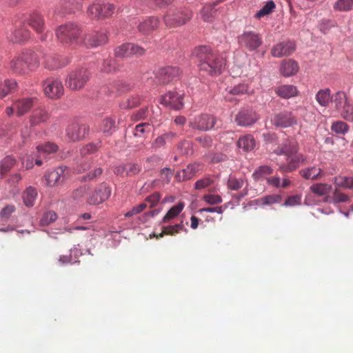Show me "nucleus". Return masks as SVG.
<instances>
[{"instance_id": "1", "label": "nucleus", "mask_w": 353, "mask_h": 353, "mask_svg": "<svg viewBox=\"0 0 353 353\" xmlns=\"http://www.w3.org/2000/svg\"><path fill=\"white\" fill-rule=\"evenodd\" d=\"M299 151V143L294 138H289L279 145L275 153L285 156V161L277 163L281 173L292 172L305 163L306 157Z\"/></svg>"}, {"instance_id": "2", "label": "nucleus", "mask_w": 353, "mask_h": 353, "mask_svg": "<svg viewBox=\"0 0 353 353\" xmlns=\"http://www.w3.org/2000/svg\"><path fill=\"white\" fill-rule=\"evenodd\" d=\"M192 57L199 62V70L209 75H216L221 72L225 61L208 46H203L194 48Z\"/></svg>"}, {"instance_id": "3", "label": "nucleus", "mask_w": 353, "mask_h": 353, "mask_svg": "<svg viewBox=\"0 0 353 353\" xmlns=\"http://www.w3.org/2000/svg\"><path fill=\"white\" fill-rule=\"evenodd\" d=\"M88 188L81 187L74 192V196L77 199L87 196ZM111 194V190L105 184L99 185L90 195L86 197L88 203L91 205H98L107 200Z\"/></svg>"}, {"instance_id": "4", "label": "nucleus", "mask_w": 353, "mask_h": 353, "mask_svg": "<svg viewBox=\"0 0 353 353\" xmlns=\"http://www.w3.org/2000/svg\"><path fill=\"white\" fill-rule=\"evenodd\" d=\"M192 17V12L188 9H172L163 16V22L167 28H175L185 24Z\"/></svg>"}, {"instance_id": "5", "label": "nucleus", "mask_w": 353, "mask_h": 353, "mask_svg": "<svg viewBox=\"0 0 353 353\" xmlns=\"http://www.w3.org/2000/svg\"><path fill=\"white\" fill-rule=\"evenodd\" d=\"M23 23L29 26L38 35L42 41L47 39L48 32L46 30V26L44 16L39 12L32 11L26 14Z\"/></svg>"}, {"instance_id": "6", "label": "nucleus", "mask_w": 353, "mask_h": 353, "mask_svg": "<svg viewBox=\"0 0 353 353\" xmlns=\"http://www.w3.org/2000/svg\"><path fill=\"white\" fill-rule=\"evenodd\" d=\"M82 31L76 23H68L61 25L56 30L57 39L64 44H72L76 43Z\"/></svg>"}, {"instance_id": "7", "label": "nucleus", "mask_w": 353, "mask_h": 353, "mask_svg": "<svg viewBox=\"0 0 353 353\" xmlns=\"http://www.w3.org/2000/svg\"><path fill=\"white\" fill-rule=\"evenodd\" d=\"M90 78V72L88 69H76L68 74L65 79V85L72 90H79L85 85Z\"/></svg>"}, {"instance_id": "8", "label": "nucleus", "mask_w": 353, "mask_h": 353, "mask_svg": "<svg viewBox=\"0 0 353 353\" xmlns=\"http://www.w3.org/2000/svg\"><path fill=\"white\" fill-rule=\"evenodd\" d=\"M114 10L113 4L94 2L88 7L86 12L90 18L101 20L111 17Z\"/></svg>"}, {"instance_id": "9", "label": "nucleus", "mask_w": 353, "mask_h": 353, "mask_svg": "<svg viewBox=\"0 0 353 353\" xmlns=\"http://www.w3.org/2000/svg\"><path fill=\"white\" fill-rule=\"evenodd\" d=\"M43 88L45 94L50 99H60L64 93V88L61 80L49 77L43 82Z\"/></svg>"}, {"instance_id": "10", "label": "nucleus", "mask_w": 353, "mask_h": 353, "mask_svg": "<svg viewBox=\"0 0 353 353\" xmlns=\"http://www.w3.org/2000/svg\"><path fill=\"white\" fill-rule=\"evenodd\" d=\"M216 122V119L213 115L200 114L190 121L189 125L195 130L208 131L214 127Z\"/></svg>"}, {"instance_id": "11", "label": "nucleus", "mask_w": 353, "mask_h": 353, "mask_svg": "<svg viewBox=\"0 0 353 353\" xmlns=\"http://www.w3.org/2000/svg\"><path fill=\"white\" fill-rule=\"evenodd\" d=\"M145 49L140 46L132 43H123L114 50L115 56L117 57H140L145 54Z\"/></svg>"}, {"instance_id": "12", "label": "nucleus", "mask_w": 353, "mask_h": 353, "mask_svg": "<svg viewBox=\"0 0 353 353\" xmlns=\"http://www.w3.org/2000/svg\"><path fill=\"white\" fill-rule=\"evenodd\" d=\"M108 41L105 30L91 31L83 37V43L88 48H96L105 44Z\"/></svg>"}, {"instance_id": "13", "label": "nucleus", "mask_w": 353, "mask_h": 353, "mask_svg": "<svg viewBox=\"0 0 353 353\" xmlns=\"http://www.w3.org/2000/svg\"><path fill=\"white\" fill-rule=\"evenodd\" d=\"M239 43L241 46L249 50H254L262 44L260 35L252 31L244 32L238 37Z\"/></svg>"}, {"instance_id": "14", "label": "nucleus", "mask_w": 353, "mask_h": 353, "mask_svg": "<svg viewBox=\"0 0 353 353\" xmlns=\"http://www.w3.org/2000/svg\"><path fill=\"white\" fill-rule=\"evenodd\" d=\"M181 70L176 66H166L160 68L157 74V78L161 83H168L179 79Z\"/></svg>"}, {"instance_id": "15", "label": "nucleus", "mask_w": 353, "mask_h": 353, "mask_svg": "<svg viewBox=\"0 0 353 353\" xmlns=\"http://www.w3.org/2000/svg\"><path fill=\"white\" fill-rule=\"evenodd\" d=\"M272 122L276 127L286 128L296 125L297 119L292 112L283 110L275 114Z\"/></svg>"}, {"instance_id": "16", "label": "nucleus", "mask_w": 353, "mask_h": 353, "mask_svg": "<svg viewBox=\"0 0 353 353\" xmlns=\"http://www.w3.org/2000/svg\"><path fill=\"white\" fill-rule=\"evenodd\" d=\"M259 119L256 112L251 109L240 110L235 116L234 121L238 125L247 127L255 123Z\"/></svg>"}, {"instance_id": "17", "label": "nucleus", "mask_w": 353, "mask_h": 353, "mask_svg": "<svg viewBox=\"0 0 353 353\" xmlns=\"http://www.w3.org/2000/svg\"><path fill=\"white\" fill-rule=\"evenodd\" d=\"M89 132V127L85 124L72 123L66 129L67 137L73 141L83 139Z\"/></svg>"}, {"instance_id": "18", "label": "nucleus", "mask_w": 353, "mask_h": 353, "mask_svg": "<svg viewBox=\"0 0 353 353\" xmlns=\"http://www.w3.org/2000/svg\"><path fill=\"white\" fill-rule=\"evenodd\" d=\"M68 63V60L57 54L46 53L43 55V65L49 70L61 68Z\"/></svg>"}, {"instance_id": "19", "label": "nucleus", "mask_w": 353, "mask_h": 353, "mask_svg": "<svg viewBox=\"0 0 353 353\" xmlns=\"http://www.w3.org/2000/svg\"><path fill=\"white\" fill-rule=\"evenodd\" d=\"M161 103L173 110H181L183 107V95L168 92L161 97Z\"/></svg>"}, {"instance_id": "20", "label": "nucleus", "mask_w": 353, "mask_h": 353, "mask_svg": "<svg viewBox=\"0 0 353 353\" xmlns=\"http://www.w3.org/2000/svg\"><path fill=\"white\" fill-rule=\"evenodd\" d=\"M65 167L60 166L47 172L44 176L46 184L53 187L61 183L65 179Z\"/></svg>"}, {"instance_id": "21", "label": "nucleus", "mask_w": 353, "mask_h": 353, "mask_svg": "<svg viewBox=\"0 0 353 353\" xmlns=\"http://www.w3.org/2000/svg\"><path fill=\"white\" fill-rule=\"evenodd\" d=\"M296 46L292 41H284L274 46L271 50V54L274 57L289 56L295 50Z\"/></svg>"}, {"instance_id": "22", "label": "nucleus", "mask_w": 353, "mask_h": 353, "mask_svg": "<svg viewBox=\"0 0 353 353\" xmlns=\"http://www.w3.org/2000/svg\"><path fill=\"white\" fill-rule=\"evenodd\" d=\"M30 37V32L24 27L23 21L17 27L16 26L15 30L10 34L9 39L13 43H23L27 41Z\"/></svg>"}, {"instance_id": "23", "label": "nucleus", "mask_w": 353, "mask_h": 353, "mask_svg": "<svg viewBox=\"0 0 353 353\" xmlns=\"http://www.w3.org/2000/svg\"><path fill=\"white\" fill-rule=\"evenodd\" d=\"M37 99L35 97H26L20 99L14 102L15 112L18 116H22L27 113L36 103Z\"/></svg>"}, {"instance_id": "24", "label": "nucleus", "mask_w": 353, "mask_h": 353, "mask_svg": "<svg viewBox=\"0 0 353 353\" xmlns=\"http://www.w3.org/2000/svg\"><path fill=\"white\" fill-rule=\"evenodd\" d=\"M28 71H35L40 65L38 55L31 50H26L22 53Z\"/></svg>"}, {"instance_id": "25", "label": "nucleus", "mask_w": 353, "mask_h": 353, "mask_svg": "<svg viewBox=\"0 0 353 353\" xmlns=\"http://www.w3.org/2000/svg\"><path fill=\"white\" fill-rule=\"evenodd\" d=\"M9 69L17 74H25L28 72L22 54L14 57L10 61Z\"/></svg>"}, {"instance_id": "26", "label": "nucleus", "mask_w": 353, "mask_h": 353, "mask_svg": "<svg viewBox=\"0 0 353 353\" xmlns=\"http://www.w3.org/2000/svg\"><path fill=\"white\" fill-rule=\"evenodd\" d=\"M299 174L306 180L315 181L321 179L324 174L320 167L314 165L301 169Z\"/></svg>"}, {"instance_id": "27", "label": "nucleus", "mask_w": 353, "mask_h": 353, "mask_svg": "<svg viewBox=\"0 0 353 353\" xmlns=\"http://www.w3.org/2000/svg\"><path fill=\"white\" fill-rule=\"evenodd\" d=\"M159 23L160 21L157 17H150L141 22L138 26V29L142 34H149L159 27Z\"/></svg>"}, {"instance_id": "28", "label": "nucleus", "mask_w": 353, "mask_h": 353, "mask_svg": "<svg viewBox=\"0 0 353 353\" xmlns=\"http://www.w3.org/2000/svg\"><path fill=\"white\" fill-rule=\"evenodd\" d=\"M298 63L292 59L283 60L280 66V72L285 77H290L296 74L299 70Z\"/></svg>"}, {"instance_id": "29", "label": "nucleus", "mask_w": 353, "mask_h": 353, "mask_svg": "<svg viewBox=\"0 0 353 353\" xmlns=\"http://www.w3.org/2000/svg\"><path fill=\"white\" fill-rule=\"evenodd\" d=\"M49 118L48 112L43 108H37L33 110L30 117L31 126H36L45 123Z\"/></svg>"}, {"instance_id": "30", "label": "nucleus", "mask_w": 353, "mask_h": 353, "mask_svg": "<svg viewBox=\"0 0 353 353\" xmlns=\"http://www.w3.org/2000/svg\"><path fill=\"white\" fill-rule=\"evenodd\" d=\"M83 0H60L64 12L74 13L83 8Z\"/></svg>"}, {"instance_id": "31", "label": "nucleus", "mask_w": 353, "mask_h": 353, "mask_svg": "<svg viewBox=\"0 0 353 353\" xmlns=\"http://www.w3.org/2000/svg\"><path fill=\"white\" fill-rule=\"evenodd\" d=\"M335 109L340 112L349 103L347 94L343 91H338L332 96Z\"/></svg>"}, {"instance_id": "32", "label": "nucleus", "mask_w": 353, "mask_h": 353, "mask_svg": "<svg viewBox=\"0 0 353 353\" xmlns=\"http://www.w3.org/2000/svg\"><path fill=\"white\" fill-rule=\"evenodd\" d=\"M275 93L283 99H289L297 95L296 88L292 85H282L275 88Z\"/></svg>"}, {"instance_id": "33", "label": "nucleus", "mask_w": 353, "mask_h": 353, "mask_svg": "<svg viewBox=\"0 0 353 353\" xmlns=\"http://www.w3.org/2000/svg\"><path fill=\"white\" fill-rule=\"evenodd\" d=\"M177 137V134L172 132L165 133L159 136L152 143V148L157 149L164 147L166 143H171Z\"/></svg>"}, {"instance_id": "34", "label": "nucleus", "mask_w": 353, "mask_h": 353, "mask_svg": "<svg viewBox=\"0 0 353 353\" xmlns=\"http://www.w3.org/2000/svg\"><path fill=\"white\" fill-rule=\"evenodd\" d=\"M37 190L32 186L28 187L22 194V199L24 204L27 207H32L34 205L35 200L37 197Z\"/></svg>"}, {"instance_id": "35", "label": "nucleus", "mask_w": 353, "mask_h": 353, "mask_svg": "<svg viewBox=\"0 0 353 353\" xmlns=\"http://www.w3.org/2000/svg\"><path fill=\"white\" fill-rule=\"evenodd\" d=\"M201 165L197 163L189 164L185 169L182 170V176L179 173V179L188 180L192 178L199 170Z\"/></svg>"}, {"instance_id": "36", "label": "nucleus", "mask_w": 353, "mask_h": 353, "mask_svg": "<svg viewBox=\"0 0 353 353\" xmlns=\"http://www.w3.org/2000/svg\"><path fill=\"white\" fill-rule=\"evenodd\" d=\"M315 99L321 106L327 107L332 99L331 90L329 88L319 90L316 94Z\"/></svg>"}, {"instance_id": "37", "label": "nucleus", "mask_w": 353, "mask_h": 353, "mask_svg": "<svg viewBox=\"0 0 353 353\" xmlns=\"http://www.w3.org/2000/svg\"><path fill=\"white\" fill-rule=\"evenodd\" d=\"M237 145L239 148H242L243 151L249 152L254 149L255 140L250 134L245 135L239 138Z\"/></svg>"}, {"instance_id": "38", "label": "nucleus", "mask_w": 353, "mask_h": 353, "mask_svg": "<svg viewBox=\"0 0 353 353\" xmlns=\"http://www.w3.org/2000/svg\"><path fill=\"white\" fill-rule=\"evenodd\" d=\"M109 94L121 93L130 89V85L122 80H115L108 87Z\"/></svg>"}, {"instance_id": "39", "label": "nucleus", "mask_w": 353, "mask_h": 353, "mask_svg": "<svg viewBox=\"0 0 353 353\" xmlns=\"http://www.w3.org/2000/svg\"><path fill=\"white\" fill-rule=\"evenodd\" d=\"M184 208L183 203H179L176 205L172 206L166 213V214L163 216L162 221L163 223H169L170 221L173 220L176 217H177L181 211Z\"/></svg>"}, {"instance_id": "40", "label": "nucleus", "mask_w": 353, "mask_h": 353, "mask_svg": "<svg viewBox=\"0 0 353 353\" xmlns=\"http://www.w3.org/2000/svg\"><path fill=\"white\" fill-rule=\"evenodd\" d=\"M152 130V125L149 123H141L136 125L133 134L134 137L143 139L146 138Z\"/></svg>"}, {"instance_id": "41", "label": "nucleus", "mask_w": 353, "mask_h": 353, "mask_svg": "<svg viewBox=\"0 0 353 353\" xmlns=\"http://www.w3.org/2000/svg\"><path fill=\"white\" fill-rule=\"evenodd\" d=\"M17 83L14 79H6L0 83V99L5 97L17 88Z\"/></svg>"}, {"instance_id": "42", "label": "nucleus", "mask_w": 353, "mask_h": 353, "mask_svg": "<svg viewBox=\"0 0 353 353\" xmlns=\"http://www.w3.org/2000/svg\"><path fill=\"white\" fill-rule=\"evenodd\" d=\"M16 159L12 156H6L0 161V178H2L16 164Z\"/></svg>"}, {"instance_id": "43", "label": "nucleus", "mask_w": 353, "mask_h": 353, "mask_svg": "<svg viewBox=\"0 0 353 353\" xmlns=\"http://www.w3.org/2000/svg\"><path fill=\"white\" fill-rule=\"evenodd\" d=\"M115 121L112 119H104L100 125V131L106 137L112 134L115 130Z\"/></svg>"}, {"instance_id": "44", "label": "nucleus", "mask_w": 353, "mask_h": 353, "mask_svg": "<svg viewBox=\"0 0 353 353\" xmlns=\"http://www.w3.org/2000/svg\"><path fill=\"white\" fill-rule=\"evenodd\" d=\"M181 231L187 232V229L185 228L183 221L178 224L163 227L162 232L160 234L159 236L162 237L164 234L173 236L179 233Z\"/></svg>"}, {"instance_id": "45", "label": "nucleus", "mask_w": 353, "mask_h": 353, "mask_svg": "<svg viewBox=\"0 0 353 353\" xmlns=\"http://www.w3.org/2000/svg\"><path fill=\"white\" fill-rule=\"evenodd\" d=\"M58 149V145L52 142H47L37 147V152L40 157L44 156V154L54 153Z\"/></svg>"}, {"instance_id": "46", "label": "nucleus", "mask_w": 353, "mask_h": 353, "mask_svg": "<svg viewBox=\"0 0 353 353\" xmlns=\"http://www.w3.org/2000/svg\"><path fill=\"white\" fill-rule=\"evenodd\" d=\"M217 10L214 5H205L201 10V18L203 21L210 22L216 17Z\"/></svg>"}, {"instance_id": "47", "label": "nucleus", "mask_w": 353, "mask_h": 353, "mask_svg": "<svg viewBox=\"0 0 353 353\" xmlns=\"http://www.w3.org/2000/svg\"><path fill=\"white\" fill-rule=\"evenodd\" d=\"M334 183L336 188H344L347 189L353 188V177L337 176L334 179Z\"/></svg>"}, {"instance_id": "48", "label": "nucleus", "mask_w": 353, "mask_h": 353, "mask_svg": "<svg viewBox=\"0 0 353 353\" xmlns=\"http://www.w3.org/2000/svg\"><path fill=\"white\" fill-rule=\"evenodd\" d=\"M273 168L270 165H264L257 168L252 174V177L255 181L265 178L266 176L273 173Z\"/></svg>"}, {"instance_id": "49", "label": "nucleus", "mask_w": 353, "mask_h": 353, "mask_svg": "<svg viewBox=\"0 0 353 353\" xmlns=\"http://www.w3.org/2000/svg\"><path fill=\"white\" fill-rule=\"evenodd\" d=\"M332 186L327 183H316L310 186L312 192L318 196H324L327 194L332 190Z\"/></svg>"}, {"instance_id": "50", "label": "nucleus", "mask_w": 353, "mask_h": 353, "mask_svg": "<svg viewBox=\"0 0 353 353\" xmlns=\"http://www.w3.org/2000/svg\"><path fill=\"white\" fill-rule=\"evenodd\" d=\"M141 103V98L138 95H130L120 103L123 109L133 108Z\"/></svg>"}, {"instance_id": "51", "label": "nucleus", "mask_w": 353, "mask_h": 353, "mask_svg": "<svg viewBox=\"0 0 353 353\" xmlns=\"http://www.w3.org/2000/svg\"><path fill=\"white\" fill-rule=\"evenodd\" d=\"M349 196L341 192L337 188L334 190L332 196L327 199V201L333 203L334 204L339 203H346L349 201Z\"/></svg>"}, {"instance_id": "52", "label": "nucleus", "mask_w": 353, "mask_h": 353, "mask_svg": "<svg viewBox=\"0 0 353 353\" xmlns=\"http://www.w3.org/2000/svg\"><path fill=\"white\" fill-rule=\"evenodd\" d=\"M101 70L103 72L109 74L116 72L118 70V66L115 60L108 58L103 61Z\"/></svg>"}, {"instance_id": "53", "label": "nucleus", "mask_w": 353, "mask_h": 353, "mask_svg": "<svg viewBox=\"0 0 353 353\" xmlns=\"http://www.w3.org/2000/svg\"><path fill=\"white\" fill-rule=\"evenodd\" d=\"M334 9L347 12L353 9V0H338L334 5Z\"/></svg>"}, {"instance_id": "54", "label": "nucleus", "mask_w": 353, "mask_h": 353, "mask_svg": "<svg viewBox=\"0 0 353 353\" xmlns=\"http://www.w3.org/2000/svg\"><path fill=\"white\" fill-rule=\"evenodd\" d=\"M349 125L342 121H337L332 123L331 130L336 134H345L349 130Z\"/></svg>"}, {"instance_id": "55", "label": "nucleus", "mask_w": 353, "mask_h": 353, "mask_svg": "<svg viewBox=\"0 0 353 353\" xmlns=\"http://www.w3.org/2000/svg\"><path fill=\"white\" fill-rule=\"evenodd\" d=\"M275 8V3L273 1H268L264 6L256 14V17L260 19L265 15L270 14Z\"/></svg>"}, {"instance_id": "56", "label": "nucleus", "mask_w": 353, "mask_h": 353, "mask_svg": "<svg viewBox=\"0 0 353 353\" xmlns=\"http://www.w3.org/2000/svg\"><path fill=\"white\" fill-rule=\"evenodd\" d=\"M339 112L343 119L353 122V105L352 103H349Z\"/></svg>"}, {"instance_id": "57", "label": "nucleus", "mask_w": 353, "mask_h": 353, "mask_svg": "<svg viewBox=\"0 0 353 353\" xmlns=\"http://www.w3.org/2000/svg\"><path fill=\"white\" fill-rule=\"evenodd\" d=\"M213 183V179L210 176H206L196 181L194 184V188L196 190H202L210 186Z\"/></svg>"}, {"instance_id": "58", "label": "nucleus", "mask_w": 353, "mask_h": 353, "mask_svg": "<svg viewBox=\"0 0 353 353\" xmlns=\"http://www.w3.org/2000/svg\"><path fill=\"white\" fill-rule=\"evenodd\" d=\"M57 218V214L53 211H48L43 214L40 223L42 225H48Z\"/></svg>"}, {"instance_id": "59", "label": "nucleus", "mask_w": 353, "mask_h": 353, "mask_svg": "<svg viewBox=\"0 0 353 353\" xmlns=\"http://www.w3.org/2000/svg\"><path fill=\"white\" fill-rule=\"evenodd\" d=\"M261 203L263 205H272L274 203H279L282 200V196L280 194H270L261 199Z\"/></svg>"}, {"instance_id": "60", "label": "nucleus", "mask_w": 353, "mask_h": 353, "mask_svg": "<svg viewBox=\"0 0 353 353\" xmlns=\"http://www.w3.org/2000/svg\"><path fill=\"white\" fill-rule=\"evenodd\" d=\"M243 185V180L230 176L228 181V186L230 190H238Z\"/></svg>"}, {"instance_id": "61", "label": "nucleus", "mask_w": 353, "mask_h": 353, "mask_svg": "<svg viewBox=\"0 0 353 353\" xmlns=\"http://www.w3.org/2000/svg\"><path fill=\"white\" fill-rule=\"evenodd\" d=\"M248 86L245 83L238 84L229 90V93L233 95H240L248 92Z\"/></svg>"}, {"instance_id": "62", "label": "nucleus", "mask_w": 353, "mask_h": 353, "mask_svg": "<svg viewBox=\"0 0 353 353\" xmlns=\"http://www.w3.org/2000/svg\"><path fill=\"white\" fill-rule=\"evenodd\" d=\"M203 200L210 205L219 204L222 202L221 196L214 194H205L203 196Z\"/></svg>"}, {"instance_id": "63", "label": "nucleus", "mask_w": 353, "mask_h": 353, "mask_svg": "<svg viewBox=\"0 0 353 353\" xmlns=\"http://www.w3.org/2000/svg\"><path fill=\"white\" fill-rule=\"evenodd\" d=\"M301 203V196L299 194L290 196L285 200V203L283 204L284 206H290L293 207L296 205H299Z\"/></svg>"}, {"instance_id": "64", "label": "nucleus", "mask_w": 353, "mask_h": 353, "mask_svg": "<svg viewBox=\"0 0 353 353\" xmlns=\"http://www.w3.org/2000/svg\"><path fill=\"white\" fill-rule=\"evenodd\" d=\"M141 170V167L134 163H129L125 164V171L127 172V176H133L138 174Z\"/></svg>"}]
</instances>
